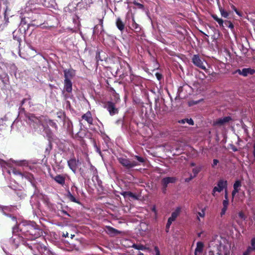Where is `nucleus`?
I'll return each mask as SVG.
<instances>
[{"label": "nucleus", "instance_id": "4be33fe9", "mask_svg": "<svg viewBox=\"0 0 255 255\" xmlns=\"http://www.w3.org/2000/svg\"><path fill=\"white\" fill-rule=\"evenodd\" d=\"M21 239L22 238L21 237L14 235L11 238L10 242L17 248L19 246Z\"/></svg>", "mask_w": 255, "mask_h": 255}, {"label": "nucleus", "instance_id": "5701e85b", "mask_svg": "<svg viewBox=\"0 0 255 255\" xmlns=\"http://www.w3.org/2000/svg\"><path fill=\"white\" fill-rule=\"evenodd\" d=\"M116 24L117 28L122 32L125 28V24L120 17L117 19Z\"/></svg>", "mask_w": 255, "mask_h": 255}, {"label": "nucleus", "instance_id": "49530a36", "mask_svg": "<svg viewBox=\"0 0 255 255\" xmlns=\"http://www.w3.org/2000/svg\"><path fill=\"white\" fill-rule=\"evenodd\" d=\"M197 67H198L199 68L204 70L205 71H206V67L204 65H196Z\"/></svg>", "mask_w": 255, "mask_h": 255}, {"label": "nucleus", "instance_id": "603ef678", "mask_svg": "<svg viewBox=\"0 0 255 255\" xmlns=\"http://www.w3.org/2000/svg\"><path fill=\"white\" fill-rule=\"evenodd\" d=\"M5 164L6 163L3 160L0 159V164L1 165L2 167L4 166Z\"/></svg>", "mask_w": 255, "mask_h": 255}, {"label": "nucleus", "instance_id": "c756f323", "mask_svg": "<svg viewBox=\"0 0 255 255\" xmlns=\"http://www.w3.org/2000/svg\"><path fill=\"white\" fill-rule=\"evenodd\" d=\"M219 10L222 17L224 18H228L229 16V13L227 11L221 7H219Z\"/></svg>", "mask_w": 255, "mask_h": 255}, {"label": "nucleus", "instance_id": "9b49d317", "mask_svg": "<svg viewBox=\"0 0 255 255\" xmlns=\"http://www.w3.org/2000/svg\"><path fill=\"white\" fill-rule=\"evenodd\" d=\"M64 80H71L76 75L75 71L72 69L64 70Z\"/></svg>", "mask_w": 255, "mask_h": 255}, {"label": "nucleus", "instance_id": "a19ab883", "mask_svg": "<svg viewBox=\"0 0 255 255\" xmlns=\"http://www.w3.org/2000/svg\"><path fill=\"white\" fill-rule=\"evenodd\" d=\"M219 161L218 159H214L213 161V163L212 164V167H214L216 165H217L219 163Z\"/></svg>", "mask_w": 255, "mask_h": 255}, {"label": "nucleus", "instance_id": "c9c22d12", "mask_svg": "<svg viewBox=\"0 0 255 255\" xmlns=\"http://www.w3.org/2000/svg\"><path fill=\"white\" fill-rule=\"evenodd\" d=\"M253 252L254 251L252 249H251V248L248 247L246 251L245 252H244L243 255H250L251 253Z\"/></svg>", "mask_w": 255, "mask_h": 255}, {"label": "nucleus", "instance_id": "7c9ffc66", "mask_svg": "<svg viewBox=\"0 0 255 255\" xmlns=\"http://www.w3.org/2000/svg\"><path fill=\"white\" fill-rule=\"evenodd\" d=\"M90 170L91 172L92 173L93 176H95V177H97V176H98L97 170L92 164H90Z\"/></svg>", "mask_w": 255, "mask_h": 255}, {"label": "nucleus", "instance_id": "2f4dec72", "mask_svg": "<svg viewBox=\"0 0 255 255\" xmlns=\"http://www.w3.org/2000/svg\"><path fill=\"white\" fill-rule=\"evenodd\" d=\"M205 215V208L202 209L201 212L197 213V220L200 222L201 218H204Z\"/></svg>", "mask_w": 255, "mask_h": 255}, {"label": "nucleus", "instance_id": "20e7f679", "mask_svg": "<svg viewBox=\"0 0 255 255\" xmlns=\"http://www.w3.org/2000/svg\"><path fill=\"white\" fill-rule=\"evenodd\" d=\"M32 225H34V222L22 221L17 226L13 228V232H16L19 230L20 232L25 236V238L30 231V229L31 228L30 227H31Z\"/></svg>", "mask_w": 255, "mask_h": 255}, {"label": "nucleus", "instance_id": "2eb2a0df", "mask_svg": "<svg viewBox=\"0 0 255 255\" xmlns=\"http://www.w3.org/2000/svg\"><path fill=\"white\" fill-rule=\"evenodd\" d=\"M78 160H76L75 158L70 159L68 161V164L69 168L74 172H75L77 169V166L78 163Z\"/></svg>", "mask_w": 255, "mask_h": 255}, {"label": "nucleus", "instance_id": "79ce46f5", "mask_svg": "<svg viewBox=\"0 0 255 255\" xmlns=\"http://www.w3.org/2000/svg\"><path fill=\"white\" fill-rule=\"evenodd\" d=\"M21 124V122L18 121H14L11 125V128H14L15 126L17 125H19Z\"/></svg>", "mask_w": 255, "mask_h": 255}, {"label": "nucleus", "instance_id": "3c124183", "mask_svg": "<svg viewBox=\"0 0 255 255\" xmlns=\"http://www.w3.org/2000/svg\"><path fill=\"white\" fill-rule=\"evenodd\" d=\"M135 157L136 158L137 160L139 162H144V159L142 157L138 156H135Z\"/></svg>", "mask_w": 255, "mask_h": 255}, {"label": "nucleus", "instance_id": "f257e3e1", "mask_svg": "<svg viewBox=\"0 0 255 255\" xmlns=\"http://www.w3.org/2000/svg\"><path fill=\"white\" fill-rule=\"evenodd\" d=\"M43 10L38 8H31L29 11L26 12L21 18V24L27 25V28L30 26H36L42 24L44 20L42 14Z\"/></svg>", "mask_w": 255, "mask_h": 255}, {"label": "nucleus", "instance_id": "338daca9", "mask_svg": "<svg viewBox=\"0 0 255 255\" xmlns=\"http://www.w3.org/2000/svg\"><path fill=\"white\" fill-rule=\"evenodd\" d=\"M201 234H202V233H201H201H198V236L199 237H201Z\"/></svg>", "mask_w": 255, "mask_h": 255}, {"label": "nucleus", "instance_id": "6e6d98bb", "mask_svg": "<svg viewBox=\"0 0 255 255\" xmlns=\"http://www.w3.org/2000/svg\"><path fill=\"white\" fill-rule=\"evenodd\" d=\"M225 200H228V192L227 189L225 190Z\"/></svg>", "mask_w": 255, "mask_h": 255}, {"label": "nucleus", "instance_id": "f8f14e48", "mask_svg": "<svg viewBox=\"0 0 255 255\" xmlns=\"http://www.w3.org/2000/svg\"><path fill=\"white\" fill-rule=\"evenodd\" d=\"M231 120V118L229 116L219 118L218 119H217L214 122V125H215V126H223V125H225V124L228 123Z\"/></svg>", "mask_w": 255, "mask_h": 255}, {"label": "nucleus", "instance_id": "b1692460", "mask_svg": "<svg viewBox=\"0 0 255 255\" xmlns=\"http://www.w3.org/2000/svg\"><path fill=\"white\" fill-rule=\"evenodd\" d=\"M193 64H203L202 56L198 54L194 55L192 58Z\"/></svg>", "mask_w": 255, "mask_h": 255}, {"label": "nucleus", "instance_id": "bf43d9fd", "mask_svg": "<svg viewBox=\"0 0 255 255\" xmlns=\"http://www.w3.org/2000/svg\"><path fill=\"white\" fill-rule=\"evenodd\" d=\"M13 173L15 175H21V173H20L18 171H13Z\"/></svg>", "mask_w": 255, "mask_h": 255}, {"label": "nucleus", "instance_id": "052dcab7", "mask_svg": "<svg viewBox=\"0 0 255 255\" xmlns=\"http://www.w3.org/2000/svg\"><path fill=\"white\" fill-rule=\"evenodd\" d=\"M232 149L234 151H238V149L237 147H236L235 146H233L232 147Z\"/></svg>", "mask_w": 255, "mask_h": 255}, {"label": "nucleus", "instance_id": "423d86ee", "mask_svg": "<svg viewBox=\"0 0 255 255\" xmlns=\"http://www.w3.org/2000/svg\"><path fill=\"white\" fill-rule=\"evenodd\" d=\"M228 182L227 181L224 179H220L218 182L216 186H215L212 190V194L213 196H216V192H221L223 190L227 189Z\"/></svg>", "mask_w": 255, "mask_h": 255}, {"label": "nucleus", "instance_id": "6e6552de", "mask_svg": "<svg viewBox=\"0 0 255 255\" xmlns=\"http://www.w3.org/2000/svg\"><path fill=\"white\" fill-rule=\"evenodd\" d=\"M105 108L109 112L111 116H114L119 113V109L116 108L115 103L111 101L107 102Z\"/></svg>", "mask_w": 255, "mask_h": 255}, {"label": "nucleus", "instance_id": "72a5a7b5", "mask_svg": "<svg viewBox=\"0 0 255 255\" xmlns=\"http://www.w3.org/2000/svg\"><path fill=\"white\" fill-rule=\"evenodd\" d=\"M254 252L255 251V237L252 239L251 241V246L249 247Z\"/></svg>", "mask_w": 255, "mask_h": 255}, {"label": "nucleus", "instance_id": "37998d69", "mask_svg": "<svg viewBox=\"0 0 255 255\" xmlns=\"http://www.w3.org/2000/svg\"><path fill=\"white\" fill-rule=\"evenodd\" d=\"M229 205V200H224L223 201V206L228 207Z\"/></svg>", "mask_w": 255, "mask_h": 255}, {"label": "nucleus", "instance_id": "0eeeda50", "mask_svg": "<svg viewBox=\"0 0 255 255\" xmlns=\"http://www.w3.org/2000/svg\"><path fill=\"white\" fill-rule=\"evenodd\" d=\"M119 161L124 166L128 169L132 168L138 165L136 161L125 158H119Z\"/></svg>", "mask_w": 255, "mask_h": 255}, {"label": "nucleus", "instance_id": "4d7b16f0", "mask_svg": "<svg viewBox=\"0 0 255 255\" xmlns=\"http://www.w3.org/2000/svg\"><path fill=\"white\" fill-rule=\"evenodd\" d=\"M175 220H173V218H171V217H169V218H168V222H170V223H171V224H172V223L174 221H175Z\"/></svg>", "mask_w": 255, "mask_h": 255}, {"label": "nucleus", "instance_id": "58836bf2", "mask_svg": "<svg viewBox=\"0 0 255 255\" xmlns=\"http://www.w3.org/2000/svg\"><path fill=\"white\" fill-rule=\"evenodd\" d=\"M216 21L218 23L220 27H224V20L222 18H219V19Z\"/></svg>", "mask_w": 255, "mask_h": 255}, {"label": "nucleus", "instance_id": "9d476101", "mask_svg": "<svg viewBox=\"0 0 255 255\" xmlns=\"http://www.w3.org/2000/svg\"><path fill=\"white\" fill-rule=\"evenodd\" d=\"M66 176V174H58L55 176H52V178L56 183L63 186L65 183Z\"/></svg>", "mask_w": 255, "mask_h": 255}, {"label": "nucleus", "instance_id": "e433bc0d", "mask_svg": "<svg viewBox=\"0 0 255 255\" xmlns=\"http://www.w3.org/2000/svg\"><path fill=\"white\" fill-rule=\"evenodd\" d=\"M227 209H228V207L223 206V208L222 209V210H221V212L220 213L221 216H223V215H224L225 214Z\"/></svg>", "mask_w": 255, "mask_h": 255}, {"label": "nucleus", "instance_id": "de8ad7c7", "mask_svg": "<svg viewBox=\"0 0 255 255\" xmlns=\"http://www.w3.org/2000/svg\"><path fill=\"white\" fill-rule=\"evenodd\" d=\"M155 76H156V77L157 79L159 81V80H160L161 79L162 77V75H161V74H159V73H156L155 74Z\"/></svg>", "mask_w": 255, "mask_h": 255}, {"label": "nucleus", "instance_id": "09e8293b", "mask_svg": "<svg viewBox=\"0 0 255 255\" xmlns=\"http://www.w3.org/2000/svg\"><path fill=\"white\" fill-rule=\"evenodd\" d=\"M195 177L192 175H190V176L189 178H186L185 179V182H189L190 180H191L193 178H194Z\"/></svg>", "mask_w": 255, "mask_h": 255}, {"label": "nucleus", "instance_id": "4468645a", "mask_svg": "<svg viewBox=\"0 0 255 255\" xmlns=\"http://www.w3.org/2000/svg\"><path fill=\"white\" fill-rule=\"evenodd\" d=\"M34 124H36L37 125H41L43 128V131L46 134V136L49 138H52L53 136V133L51 131L50 129L48 127H46L44 123H33V126L34 127Z\"/></svg>", "mask_w": 255, "mask_h": 255}, {"label": "nucleus", "instance_id": "69168bd1", "mask_svg": "<svg viewBox=\"0 0 255 255\" xmlns=\"http://www.w3.org/2000/svg\"><path fill=\"white\" fill-rule=\"evenodd\" d=\"M247 192H248V193L249 195L250 196L251 194V191L250 190H248L247 191Z\"/></svg>", "mask_w": 255, "mask_h": 255}, {"label": "nucleus", "instance_id": "13d9d810", "mask_svg": "<svg viewBox=\"0 0 255 255\" xmlns=\"http://www.w3.org/2000/svg\"><path fill=\"white\" fill-rule=\"evenodd\" d=\"M152 211L154 212L155 214L156 213V207L155 206H153L151 208Z\"/></svg>", "mask_w": 255, "mask_h": 255}, {"label": "nucleus", "instance_id": "7ed1b4c3", "mask_svg": "<svg viewBox=\"0 0 255 255\" xmlns=\"http://www.w3.org/2000/svg\"><path fill=\"white\" fill-rule=\"evenodd\" d=\"M29 120L33 123H44L47 126H50L57 130L58 127L56 123L53 120L46 119L43 116L37 117L32 115L29 117Z\"/></svg>", "mask_w": 255, "mask_h": 255}, {"label": "nucleus", "instance_id": "412c9836", "mask_svg": "<svg viewBox=\"0 0 255 255\" xmlns=\"http://www.w3.org/2000/svg\"><path fill=\"white\" fill-rule=\"evenodd\" d=\"M107 233L111 236H115L121 234V232L110 226H107Z\"/></svg>", "mask_w": 255, "mask_h": 255}, {"label": "nucleus", "instance_id": "1a4fd4ad", "mask_svg": "<svg viewBox=\"0 0 255 255\" xmlns=\"http://www.w3.org/2000/svg\"><path fill=\"white\" fill-rule=\"evenodd\" d=\"M71 190L73 192V194H72L69 191L67 195L68 198L73 202L80 203V202L77 199H76L75 197V192H76L77 194H78L79 191L78 188L75 185H73L71 187Z\"/></svg>", "mask_w": 255, "mask_h": 255}, {"label": "nucleus", "instance_id": "a878e982", "mask_svg": "<svg viewBox=\"0 0 255 255\" xmlns=\"http://www.w3.org/2000/svg\"><path fill=\"white\" fill-rule=\"evenodd\" d=\"M181 208L180 207H177L175 210L171 214V217L173 218V220H175L178 216L179 215V213L181 211Z\"/></svg>", "mask_w": 255, "mask_h": 255}, {"label": "nucleus", "instance_id": "4c0bfd02", "mask_svg": "<svg viewBox=\"0 0 255 255\" xmlns=\"http://www.w3.org/2000/svg\"><path fill=\"white\" fill-rule=\"evenodd\" d=\"M239 217L242 219V220H245L246 219V217L245 216V215L244 214V213L242 212H239Z\"/></svg>", "mask_w": 255, "mask_h": 255}, {"label": "nucleus", "instance_id": "bb28decb", "mask_svg": "<svg viewBox=\"0 0 255 255\" xmlns=\"http://www.w3.org/2000/svg\"><path fill=\"white\" fill-rule=\"evenodd\" d=\"M121 195H123L125 198L129 197L133 199L136 198V196L129 191L123 192L121 193Z\"/></svg>", "mask_w": 255, "mask_h": 255}, {"label": "nucleus", "instance_id": "680f3d73", "mask_svg": "<svg viewBox=\"0 0 255 255\" xmlns=\"http://www.w3.org/2000/svg\"><path fill=\"white\" fill-rule=\"evenodd\" d=\"M190 166H195V163H194V162H191V163H190Z\"/></svg>", "mask_w": 255, "mask_h": 255}, {"label": "nucleus", "instance_id": "5fc2aeb1", "mask_svg": "<svg viewBox=\"0 0 255 255\" xmlns=\"http://www.w3.org/2000/svg\"><path fill=\"white\" fill-rule=\"evenodd\" d=\"M29 100V99H24L22 101H21V105H24L26 102L28 101Z\"/></svg>", "mask_w": 255, "mask_h": 255}, {"label": "nucleus", "instance_id": "0e129e2a", "mask_svg": "<svg viewBox=\"0 0 255 255\" xmlns=\"http://www.w3.org/2000/svg\"><path fill=\"white\" fill-rule=\"evenodd\" d=\"M96 146H97L96 145ZM96 148H97V152H98L99 153H100V154H101V151H100V149H99V148H98L97 147H96Z\"/></svg>", "mask_w": 255, "mask_h": 255}, {"label": "nucleus", "instance_id": "f704fd0d", "mask_svg": "<svg viewBox=\"0 0 255 255\" xmlns=\"http://www.w3.org/2000/svg\"><path fill=\"white\" fill-rule=\"evenodd\" d=\"M132 3H133L134 5L137 6V7L139 9H143L144 8V5L142 4H141V3L136 1L135 0H134Z\"/></svg>", "mask_w": 255, "mask_h": 255}, {"label": "nucleus", "instance_id": "f03ea898", "mask_svg": "<svg viewBox=\"0 0 255 255\" xmlns=\"http://www.w3.org/2000/svg\"><path fill=\"white\" fill-rule=\"evenodd\" d=\"M209 247H217L218 255H230L231 245L225 238L220 236H215L210 242Z\"/></svg>", "mask_w": 255, "mask_h": 255}, {"label": "nucleus", "instance_id": "aec40b11", "mask_svg": "<svg viewBox=\"0 0 255 255\" xmlns=\"http://www.w3.org/2000/svg\"><path fill=\"white\" fill-rule=\"evenodd\" d=\"M64 89L68 93H71L72 90V83L71 80H64Z\"/></svg>", "mask_w": 255, "mask_h": 255}, {"label": "nucleus", "instance_id": "ddd939ff", "mask_svg": "<svg viewBox=\"0 0 255 255\" xmlns=\"http://www.w3.org/2000/svg\"><path fill=\"white\" fill-rule=\"evenodd\" d=\"M241 187V182L240 180L236 181L233 185L234 189L232 192V200L234 199L235 195L239 192Z\"/></svg>", "mask_w": 255, "mask_h": 255}, {"label": "nucleus", "instance_id": "ea45409f", "mask_svg": "<svg viewBox=\"0 0 255 255\" xmlns=\"http://www.w3.org/2000/svg\"><path fill=\"white\" fill-rule=\"evenodd\" d=\"M231 8H232V9L233 10H234V11L236 12V13L239 15H240V12L237 10V8L235 7V5H234L233 4H232L231 5Z\"/></svg>", "mask_w": 255, "mask_h": 255}, {"label": "nucleus", "instance_id": "473e14b6", "mask_svg": "<svg viewBox=\"0 0 255 255\" xmlns=\"http://www.w3.org/2000/svg\"><path fill=\"white\" fill-rule=\"evenodd\" d=\"M132 247L135 249L138 250H144L145 249V248L144 246L142 245H137V244H133L132 246Z\"/></svg>", "mask_w": 255, "mask_h": 255}, {"label": "nucleus", "instance_id": "dca6fc26", "mask_svg": "<svg viewBox=\"0 0 255 255\" xmlns=\"http://www.w3.org/2000/svg\"><path fill=\"white\" fill-rule=\"evenodd\" d=\"M176 178L174 177H167L162 179L161 181L162 184L165 187H167L169 183H173L176 181Z\"/></svg>", "mask_w": 255, "mask_h": 255}, {"label": "nucleus", "instance_id": "774afa93", "mask_svg": "<svg viewBox=\"0 0 255 255\" xmlns=\"http://www.w3.org/2000/svg\"><path fill=\"white\" fill-rule=\"evenodd\" d=\"M137 255H144V254L141 252H139V253Z\"/></svg>", "mask_w": 255, "mask_h": 255}, {"label": "nucleus", "instance_id": "39448f33", "mask_svg": "<svg viewBox=\"0 0 255 255\" xmlns=\"http://www.w3.org/2000/svg\"><path fill=\"white\" fill-rule=\"evenodd\" d=\"M30 231L26 237L25 239L28 240H34L36 238L41 236L42 231L36 225V223L34 222V225L30 227Z\"/></svg>", "mask_w": 255, "mask_h": 255}, {"label": "nucleus", "instance_id": "f3484780", "mask_svg": "<svg viewBox=\"0 0 255 255\" xmlns=\"http://www.w3.org/2000/svg\"><path fill=\"white\" fill-rule=\"evenodd\" d=\"M236 72L239 73L240 75L244 76H247L249 74L252 75L255 72V71L251 68H244L242 70H238Z\"/></svg>", "mask_w": 255, "mask_h": 255}, {"label": "nucleus", "instance_id": "a18cd8bd", "mask_svg": "<svg viewBox=\"0 0 255 255\" xmlns=\"http://www.w3.org/2000/svg\"><path fill=\"white\" fill-rule=\"evenodd\" d=\"M154 251L155 252V255H160L159 250L157 247H154Z\"/></svg>", "mask_w": 255, "mask_h": 255}, {"label": "nucleus", "instance_id": "c03bdc74", "mask_svg": "<svg viewBox=\"0 0 255 255\" xmlns=\"http://www.w3.org/2000/svg\"><path fill=\"white\" fill-rule=\"evenodd\" d=\"M226 22H228V23H229V25H228V27H229V28H231V29H233V28H234V26L233 24L231 22L229 21H225V23H226Z\"/></svg>", "mask_w": 255, "mask_h": 255}, {"label": "nucleus", "instance_id": "6ab92c4d", "mask_svg": "<svg viewBox=\"0 0 255 255\" xmlns=\"http://www.w3.org/2000/svg\"><path fill=\"white\" fill-rule=\"evenodd\" d=\"M82 118L87 121L89 125L93 124V118L90 112L88 111L82 116Z\"/></svg>", "mask_w": 255, "mask_h": 255}, {"label": "nucleus", "instance_id": "c85d7f7f", "mask_svg": "<svg viewBox=\"0 0 255 255\" xmlns=\"http://www.w3.org/2000/svg\"><path fill=\"white\" fill-rule=\"evenodd\" d=\"M202 168V166L201 165H199L195 167L192 169V172L194 174V176L196 177L197 175L200 172Z\"/></svg>", "mask_w": 255, "mask_h": 255}, {"label": "nucleus", "instance_id": "864d4df0", "mask_svg": "<svg viewBox=\"0 0 255 255\" xmlns=\"http://www.w3.org/2000/svg\"><path fill=\"white\" fill-rule=\"evenodd\" d=\"M171 225V223H170V222H168L167 221V223L166 225V228L167 230L169 229V228H170V226Z\"/></svg>", "mask_w": 255, "mask_h": 255}, {"label": "nucleus", "instance_id": "393cba45", "mask_svg": "<svg viewBox=\"0 0 255 255\" xmlns=\"http://www.w3.org/2000/svg\"><path fill=\"white\" fill-rule=\"evenodd\" d=\"M132 29L134 30L135 32H139L141 30V27L139 24L136 23L133 18L132 19V23L131 24Z\"/></svg>", "mask_w": 255, "mask_h": 255}, {"label": "nucleus", "instance_id": "e2e57ef3", "mask_svg": "<svg viewBox=\"0 0 255 255\" xmlns=\"http://www.w3.org/2000/svg\"><path fill=\"white\" fill-rule=\"evenodd\" d=\"M254 155L255 156V143L254 145Z\"/></svg>", "mask_w": 255, "mask_h": 255}, {"label": "nucleus", "instance_id": "cd10ccee", "mask_svg": "<svg viewBox=\"0 0 255 255\" xmlns=\"http://www.w3.org/2000/svg\"><path fill=\"white\" fill-rule=\"evenodd\" d=\"M178 123L182 124H184L187 123L190 125H194V121L192 119H185L178 121Z\"/></svg>", "mask_w": 255, "mask_h": 255}, {"label": "nucleus", "instance_id": "a211bd4d", "mask_svg": "<svg viewBox=\"0 0 255 255\" xmlns=\"http://www.w3.org/2000/svg\"><path fill=\"white\" fill-rule=\"evenodd\" d=\"M204 244L201 242L197 243L196 248L195 250L194 255H201L203 252Z\"/></svg>", "mask_w": 255, "mask_h": 255}, {"label": "nucleus", "instance_id": "8fccbe9b", "mask_svg": "<svg viewBox=\"0 0 255 255\" xmlns=\"http://www.w3.org/2000/svg\"><path fill=\"white\" fill-rule=\"evenodd\" d=\"M211 16L215 21H217L219 19L218 16L215 14H212Z\"/></svg>", "mask_w": 255, "mask_h": 255}]
</instances>
